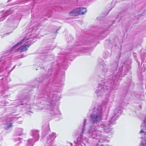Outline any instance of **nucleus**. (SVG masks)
I'll list each match as a JSON object with an SVG mask.
<instances>
[{"label": "nucleus", "instance_id": "obj_36", "mask_svg": "<svg viewBox=\"0 0 146 146\" xmlns=\"http://www.w3.org/2000/svg\"><path fill=\"white\" fill-rule=\"evenodd\" d=\"M10 33H8L6 34H5L4 35H9L10 34Z\"/></svg>", "mask_w": 146, "mask_h": 146}, {"label": "nucleus", "instance_id": "obj_31", "mask_svg": "<svg viewBox=\"0 0 146 146\" xmlns=\"http://www.w3.org/2000/svg\"><path fill=\"white\" fill-rule=\"evenodd\" d=\"M126 95V94H125L124 95H123V96L122 97V98L121 97V100H123L125 98Z\"/></svg>", "mask_w": 146, "mask_h": 146}, {"label": "nucleus", "instance_id": "obj_28", "mask_svg": "<svg viewBox=\"0 0 146 146\" xmlns=\"http://www.w3.org/2000/svg\"><path fill=\"white\" fill-rule=\"evenodd\" d=\"M84 132H82H82L81 133L80 136L79 137H78L77 139V142L78 143L79 141H81L82 138V134Z\"/></svg>", "mask_w": 146, "mask_h": 146}, {"label": "nucleus", "instance_id": "obj_29", "mask_svg": "<svg viewBox=\"0 0 146 146\" xmlns=\"http://www.w3.org/2000/svg\"><path fill=\"white\" fill-rule=\"evenodd\" d=\"M19 131H21V133H18V135H23V133H22L23 132V130L21 128H20L18 130Z\"/></svg>", "mask_w": 146, "mask_h": 146}, {"label": "nucleus", "instance_id": "obj_38", "mask_svg": "<svg viewBox=\"0 0 146 146\" xmlns=\"http://www.w3.org/2000/svg\"><path fill=\"white\" fill-rule=\"evenodd\" d=\"M15 67V65L13 68H12V69L11 70H12L13 69V68H14Z\"/></svg>", "mask_w": 146, "mask_h": 146}, {"label": "nucleus", "instance_id": "obj_12", "mask_svg": "<svg viewBox=\"0 0 146 146\" xmlns=\"http://www.w3.org/2000/svg\"><path fill=\"white\" fill-rule=\"evenodd\" d=\"M80 9L78 8L73 9L69 13V15L70 16H78V15H83V12H82V13H80Z\"/></svg>", "mask_w": 146, "mask_h": 146}, {"label": "nucleus", "instance_id": "obj_33", "mask_svg": "<svg viewBox=\"0 0 146 146\" xmlns=\"http://www.w3.org/2000/svg\"><path fill=\"white\" fill-rule=\"evenodd\" d=\"M143 15V14H141L139 15H138L137 16V18H139V17H140L141 16Z\"/></svg>", "mask_w": 146, "mask_h": 146}, {"label": "nucleus", "instance_id": "obj_1", "mask_svg": "<svg viewBox=\"0 0 146 146\" xmlns=\"http://www.w3.org/2000/svg\"><path fill=\"white\" fill-rule=\"evenodd\" d=\"M38 98H42V100L48 101L50 102L49 110H50V114L52 116H56L60 114L59 110L57 108H55V103L59 100L60 97L59 94H57L56 92L52 89L47 87L43 88L39 91Z\"/></svg>", "mask_w": 146, "mask_h": 146}, {"label": "nucleus", "instance_id": "obj_16", "mask_svg": "<svg viewBox=\"0 0 146 146\" xmlns=\"http://www.w3.org/2000/svg\"><path fill=\"white\" fill-rule=\"evenodd\" d=\"M117 118V117L114 115L111 117L109 123H108V124H110V127L111 126V125L114 124L115 123V121Z\"/></svg>", "mask_w": 146, "mask_h": 146}, {"label": "nucleus", "instance_id": "obj_40", "mask_svg": "<svg viewBox=\"0 0 146 146\" xmlns=\"http://www.w3.org/2000/svg\"><path fill=\"white\" fill-rule=\"evenodd\" d=\"M62 78H64V76H63V77H62Z\"/></svg>", "mask_w": 146, "mask_h": 146}, {"label": "nucleus", "instance_id": "obj_10", "mask_svg": "<svg viewBox=\"0 0 146 146\" xmlns=\"http://www.w3.org/2000/svg\"><path fill=\"white\" fill-rule=\"evenodd\" d=\"M117 40V38L116 36L114 38L111 40H106L104 44L105 47L107 48H111L113 46L116 45Z\"/></svg>", "mask_w": 146, "mask_h": 146}, {"label": "nucleus", "instance_id": "obj_9", "mask_svg": "<svg viewBox=\"0 0 146 146\" xmlns=\"http://www.w3.org/2000/svg\"><path fill=\"white\" fill-rule=\"evenodd\" d=\"M96 134H93V133H89L90 136H93V137H95V136H99V142H103V141H105L108 139V137L106 136L102 135V132L97 129L94 131Z\"/></svg>", "mask_w": 146, "mask_h": 146}, {"label": "nucleus", "instance_id": "obj_3", "mask_svg": "<svg viewBox=\"0 0 146 146\" xmlns=\"http://www.w3.org/2000/svg\"><path fill=\"white\" fill-rule=\"evenodd\" d=\"M102 106H99L95 107L90 110V124L89 130V133L96 134L95 130L97 129V127L98 123L102 119Z\"/></svg>", "mask_w": 146, "mask_h": 146}, {"label": "nucleus", "instance_id": "obj_2", "mask_svg": "<svg viewBox=\"0 0 146 146\" xmlns=\"http://www.w3.org/2000/svg\"><path fill=\"white\" fill-rule=\"evenodd\" d=\"M121 54V52H119L116 57L115 60L111 64L109 70L107 68L106 65H100V67L102 69V74L105 77H106V78L105 79V81L104 82V84H106L108 83L109 84H113V83H114V81L116 82L115 81L114 79L116 78V77H115V75H117V73L116 74H115L114 76H113V75L117 70Z\"/></svg>", "mask_w": 146, "mask_h": 146}, {"label": "nucleus", "instance_id": "obj_5", "mask_svg": "<svg viewBox=\"0 0 146 146\" xmlns=\"http://www.w3.org/2000/svg\"><path fill=\"white\" fill-rule=\"evenodd\" d=\"M42 127L45 132V134L42 136L41 140L46 143V146H52L54 140L56 137V134L50 132L48 122L47 123L46 125L43 126Z\"/></svg>", "mask_w": 146, "mask_h": 146}, {"label": "nucleus", "instance_id": "obj_41", "mask_svg": "<svg viewBox=\"0 0 146 146\" xmlns=\"http://www.w3.org/2000/svg\"><path fill=\"white\" fill-rule=\"evenodd\" d=\"M21 65V64H20V65H19V66Z\"/></svg>", "mask_w": 146, "mask_h": 146}, {"label": "nucleus", "instance_id": "obj_35", "mask_svg": "<svg viewBox=\"0 0 146 146\" xmlns=\"http://www.w3.org/2000/svg\"><path fill=\"white\" fill-rule=\"evenodd\" d=\"M40 66V68H41V69H44V67L43 66Z\"/></svg>", "mask_w": 146, "mask_h": 146}, {"label": "nucleus", "instance_id": "obj_8", "mask_svg": "<svg viewBox=\"0 0 146 146\" xmlns=\"http://www.w3.org/2000/svg\"><path fill=\"white\" fill-rule=\"evenodd\" d=\"M94 41L92 37H88L84 39L82 38L79 41L76 42L73 47H74L77 46H82L85 44L89 45L90 43H92Z\"/></svg>", "mask_w": 146, "mask_h": 146}, {"label": "nucleus", "instance_id": "obj_27", "mask_svg": "<svg viewBox=\"0 0 146 146\" xmlns=\"http://www.w3.org/2000/svg\"><path fill=\"white\" fill-rule=\"evenodd\" d=\"M110 56L111 54H110V53L109 52H106L105 53V56H104V57L105 58H106L108 57H110Z\"/></svg>", "mask_w": 146, "mask_h": 146}, {"label": "nucleus", "instance_id": "obj_25", "mask_svg": "<svg viewBox=\"0 0 146 146\" xmlns=\"http://www.w3.org/2000/svg\"><path fill=\"white\" fill-rule=\"evenodd\" d=\"M26 98L21 97V101H22V102H21V104L20 105H24L25 103H27V102H24V101L26 100H25V99Z\"/></svg>", "mask_w": 146, "mask_h": 146}, {"label": "nucleus", "instance_id": "obj_22", "mask_svg": "<svg viewBox=\"0 0 146 146\" xmlns=\"http://www.w3.org/2000/svg\"><path fill=\"white\" fill-rule=\"evenodd\" d=\"M21 139H22V138L19 137H18L16 139V143H17V145H19L21 143Z\"/></svg>", "mask_w": 146, "mask_h": 146}, {"label": "nucleus", "instance_id": "obj_20", "mask_svg": "<svg viewBox=\"0 0 146 146\" xmlns=\"http://www.w3.org/2000/svg\"><path fill=\"white\" fill-rule=\"evenodd\" d=\"M13 126L12 123H7L5 127V130H8L12 127Z\"/></svg>", "mask_w": 146, "mask_h": 146}, {"label": "nucleus", "instance_id": "obj_19", "mask_svg": "<svg viewBox=\"0 0 146 146\" xmlns=\"http://www.w3.org/2000/svg\"><path fill=\"white\" fill-rule=\"evenodd\" d=\"M134 86V82L131 80H130L129 83H128L127 85L128 87V89L133 88Z\"/></svg>", "mask_w": 146, "mask_h": 146}, {"label": "nucleus", "instance_id": "obj_39", "mask_svg": "<svg viewBox=\"0 0 146 146\" xmlns=\"http://www.w3.org/2000/svg\"><path fill=\"white\" fill-rule=\"evenodd\" d=\"M115 21V20H114V21H113V23H112V24H113V23Z\"/></svg>", "mask_w": 146, "mask_h": 146}, {"label": "nucleus", "instance_id": "obj_30", "mask_svg": "<svg viewBox=\"0 0 146 146\" xmlns=\"http://www.w3.org/2000/svg\"><path fill=\"white\" fill-rule=\"evenodd\" d=\"M31 44H32L31 42H30V43H29V44H27L25 45L26 46V48H27V49L31 45Z\"/></svg>", "mask_w": 146, "mask_h": 146}, {"label": "nucleus", "instance_id": "obj_32", "mask_svg": "<svg viewBox=\"0 0 146 146\" xmlns=\"http://www.w3.org/2000/svg\"><path fill=\"white\" fill-rule=\"evenodd\" d=\"M39 106V105H37V106H36L38 107L37 108L36 107V109H38L39 110H41L43 108L42 107H40L39 106Z\"/></svg>", "mask_w": 146, "mask_h": 146}, {"label": "nucleus", "instance_id": "obj_34", "mask_svg": "<svg viewBox=\"0 0 146 146\" xmlns=\"http://www.w3.org/2000/svg\"><path fill=\"white\" fill-rule=\"evenodd\" d=\"M60 29V28H59L58 29L56 30V33H55L56 34H57V33H58V31Z\"/></svg>", "mask_w": 146, "mask_h": 146}, {"label": "nucleus", "instance_id": "obj_14", "mask_svg": "<svg viewBox=\"0 0 146 146\" xmlns=\"http://www.w3.org/2000/svg\"><path fill=\"white\" fill-rule=\"evenodd\" d=\"M38 132V131L36 130H34L32 132V136L35 139L36 141H37L39 139V136Z\"/></svg>", "mask_w": 146, "mask_h": 146}, {"label": "nucleus", "instance_id": "obj_26", "mask_svg": "<svg viewBox=\"0 0 146 146\" xmlns=\"http://www.w3.org/2000/svg\"><path fill=\"white\" fill-rule=\"evenodd\" d=\"M49 56H42L40 58L41 60H43L44 61H45V59L49 58Z\"/></svg>", "mask_w": 146, "mask_h": 146}, {"label": "nucleus", "instance_id": "obj_23", "mask_svg": "<svg viewBox=\"0 0 146 146\" xmlns=\"http://www.w3.org/2000/svg\"><path fill=\"white\" fill-rule=\"evenodd\" d=\"M86 119L85 118L84 120V121L83 124V128L82 129V133L83 132H84V131L85 130V128L84 127L86 125Z\"/></svg>", "mask_w": 146, "mask_h": 146}, {"label": "nucleus", "instance_id": "obj_24", "mask_svg": "<svg viewBox=\"0 0 146 146\" xmlns=\"http://www.w3.org/2000/svg\"><path fill=\"white\" fill-rule=\"evenodd\" d=\"M32 140L31 139L29 140L28 142L27 143V146H33V144L31 143Z\"/></svg>", "mask_w": 146, "mask_h": 146}, {"label": "nucleus", "instance_id": "obj_11", "mask_svg": "<svg viewBox=\"0 0 146 146\" xmlns=\"http://www.w3.org/2000/svg\"><path fill=\"white\" fill-rule=\"evenodd\" d=\"M98 126H99L100 127L103 129L105 133H110L111 131L110 124L104 122H101L100 123H98Z\"/></svg>", "mask_w": 146, "mask_h": 146}, {"label": "nucleus", "instance_id": "obj_37", "mask_svg": "<svg viewBox=\"0 0 146 146\" xmlns=\"http://www.w3.org/2000/svg\"><path fill=\"white\" fill-rule=\"evenodd\" d=\"M112 9V8H111V9H110V11H109L108 12V13H107L106 14V15H107L108 13Z\"/></svg>", "mask_w": 146, "mask_h": 146}, {"label": "nucleus", "instance_id": "obj_18", "mask_svg": "<svg viewBox=\"0 0 146 146\" xmlns=\"http://www.w3.org/2000/svg\"><path fill=\"white\" fill-rule=\"evenodd\" d=\"M27 50V48H26L25 45H24L23 46H21L18 48L17 50V51H20V52H22L23 51H25Z\"/></svg>", "mask_w": 146, "mask_h": 146}, {"label": "nucleus", "instance_id": "obj_6", "mask_svg": "<svg viewBox=\"0 0 146 146\" xmlns=\"http://www.w3.org/2000/svg\"><path fill=\"white\" fill-rule=\"evenodd\" d=\"M59 66L57 62H53L51 65L50 68L48 69V74L47 76L44 77H42L41 78V80L37 79V81H39V82L45 83L46 84H47L48 83V78L51 76L52 72L54 71L57 72L58 69H59Z\"/></svg>", "mask_w": 146, "mask_h": 146}, {"label": "nucleus", "instance_id": "obj_13", "mask_svg": "<svg viewBox=\"0 0 146 146\" xmlns=\"http://www.w3.org/2000/svg\"><path fill=\"white\" fill-rule=\"evenodd\" d=\"M27 40H28V39L26 38V37H25V38H24L23 39H22L19 42H18L14 46H13V47L12 48H11V51H12L13 50L14 48H15V47H16L19 45L22 44L23 42H24L25 41Z\"/></svg>", "mask_w": 146, "mask_h": 146}, {"label": "nucleus", "instance_id": "obj_21", "mask_svg": "<svg viewBox=\"0 0 146 146\" xmlns=\"http://www.w3.org/2000/svg\"><path fill=\"white\" fill-rule=\"evenodd\" d=\"M80 9V13H82V12H83V15L87 12V9L85 7H79Z\"/></svg>", "mask_w": 146, "mask_h": 146}, {"label": "nucleus", "instance_id": "obj_17", "mask_svg": "<svg viewBox=\"0 0 146 146\" xmlns=\"http://www.w3.org/2000/svg\"><path fill=\"white\" fill-rule=\"evenodd\" d=\"M127 13V11H121L119 13V14L116 17V19L119 18V20L118 21H119L121 18L122 17L125 15Z\"/></svg>", "mask_w": 146, "mask_h": 146}, {"label": "nucleus", "instance_id": "obj_7", "mask_svg": "<svg viewBox=\"0 0 146 146\" xmlns=\"http://www.w3.org/2000/svg\"><path fill=\"white\" fill-rule=\"evenodd\" d=\"M121 67H119V68L118 71L117 73V75H115L116 78H115L114 80L116 82L119 80V78L120 77L119 76L121 74L120 76L121 77L123 76L126 74V73L128 72L131 68V65L129 64V63H127L126 61H124L123 63L121 64Z\"/></svg>", "mask_w": 146, "mask_h": 146}, {"label": "nucleus", "instance_id": "obj_15", "mask_svg": "<svg viewBox=\"0 0 146 146\" xmlns=\"http://www.w3.org/2000/svg\"><path fill=\"white\" fill-rule=\"evenodd\" d=\"M121 110L119 108H116L114 111L113 114L114 116H115L116 117H117L120 115L121 114Z\"/></svg>", "mask_w": 146, "mask_h": 146}, {"label": "nucleus", "instance_id": "obj_4", "mask_svg": "<svg viewBox=\"0 0 146 146\" xmlns=\"http://www.w3.org/2000/svg\"><path fill=\"white\" fill-rule=\"evenodd\" d=\"M120 75L119 76L120 77V78H119V80L116 82H115L114 81V83H113V84H109L108 83L106 84H104V82L105 81V79L104 81H102L101 83L98 84V87L96 90V92L97 94V97H102L105 93L108 94L109 92L113 87H114L115 90H117L119 86V80H121V79H120V78L122 77Z\"/></svg>", "mask_w": 146, "mask_h": 146}]
</instances>
